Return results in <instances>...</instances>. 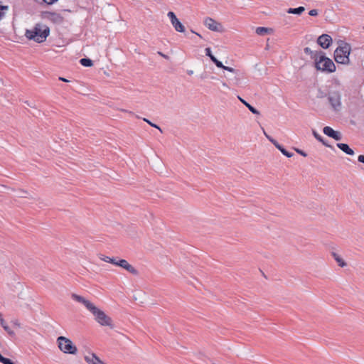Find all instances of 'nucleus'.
<instances>
[{"label":"nucleus","mask_w":364,"mask_h":364,"mask_svg":"<svg viewBox=\"0 0 364 364\" xmlns=\"http://www.w3.org/2000/svg\"><path fill=\"white\" fill-rule=\"evenodd\" d=\"M314 67L317 71L325 73H332L336 71V65L333 61L326 57V53L322 52L313 62Z\"/></svg>","instance_id":"nucleus-1"},{"label":"nucleus","mask_w":364,"mask_h":364,"mask_svg":"<svg viewBox=\"0 0 364 364\" xmlns=\"http://www.w3.org/2000/svg\"><path fill=\"white\" fill-rule=\"evenodd\" d=\"M50 33L48 26H36L33 31H27L26 36L29 39L34 40L36 43H42L46 41Z\"/></svg>","instance_id":"nucleus-2"},{"label":"nucleus","mask_w":364,"mask_h":364,"mask_svg":"<svg viewBox=\"0 0 364 364\" xmlns=\"http://www.w3.org/2000/svg\"><path fill=\"white\" fill-rule=\"evenodd\" d=\"M90 311L95 316L96 321L101 326H109L111 328H114L112 318L107 316L103 311L94 305Z\"/></svg>","instance_id":"nucleus-3"},{"label":"nucleus","mask_w":364,"mask_h":364,"mask_svg":"<svg viewBox=\"0 0 364 364\" xmlns=\"http://www.w3.org/2000/svg\"><path fill=\"white\" fill-rule=\"evenodd\" d=\"M57 343L59 349L64 353L75 355L77 353L76 346L70 339L65 336H59L57 338Z\"/></svg>","instance_id":"nucleus-4"},{"label":"nucleus","mask_w":364,"mask_h":364,"mask_svg":"<svg viewBox=\"0 0 364 364\" xmlns=\"http://www.w3.org/2000/svg\"><path fill=\"white\" fill-rule=\"evenodd\" d=\"M350 52L351 47H336L333 53L335 61L339 64H350L349 55Z\"/></svg>","instance_id":"nucleus-5"},{"label":"nucleus","mask_w":364,"mask_h":364,"mask_svg":"<svg viewBox=\"0 0 364 364\" xmlns=\"http://www.w3.org/2000/svg\"><path fill=\"white\" fill-rule=\"evenodd\" d=\"M203 23L205 27L210 31L220 33L225 31L224 26L221 23L210 17H206L204 19Z\"/></svg>","instance_id":"nucleus-6"},{"label":"nucleus","mask_w":364,"mask_h":364,"mask_svg":"<svg viewBox=\"0 0 364 364\" xmlns=\"http://www.w3.org/2000/svg\"><path fill=\"white\" fill-rule=\"evenodd\" d=\"M328 102L334 110H338L341 105V95L338 92L329 93L328 97Z\"/></svg>","instance_id":"nucleus-7"},{"label":"nucleus","mask_w":364,"mask_h":364,"mask_svg":"<svg viewBox=\"0 0 364 364\" xmlns=\"http://www.w3.org/2000/svg\"><path fill=\"white\" fill-rule=\"evenodd\" d=\"M167 16L169 18L172 26H173L176 31L181 33L185 31L184 26L180 22V21L178 19L176 14L173 11H169Z\"/></svg>","instance_id":"nucleus-8"},{"label":"nucleus","mask_w":364,"mask_h":364,"mask_svg":"<svg viewBox=\"0 0 364 364\" xmlns=\"http://www.w3.org/2000/svg\"><path fill=\"white\" fill-rule=\"evenodd\" d=\"M324 134L336 141H340L342 139V134L340 132L334 130L332 127L326 126L323 129Z\"/></svg>","instance_id":"nucleus-9"},{"label":"nucleus","mask_w":364,"mask_h":364,"mask_svg":"<svg viewBox=\"0 0 364 364\" xmlns=\"http://www.w3.org/2000/svg\"><path fill=\"white\" fill-rule=\"evenodd\" d=\"M118 267H120L133 275L137 276L139 274V271L134 268L132 265H131L126 259H119V262L118 264Z\"/></svg>","instance_id":"nucleus-10"},{"label":"nucleus","mask_w":364,"mask_h":364,"mask_svg":"<svg viewBox=\"0 0 364 364\" xmlns=\"http://www.w3.org/2000/svg\"><path fill=\"white\" fill-rule=\"evenodd\" d=\"M72 298L80 302V303H82V304L85 305V306L87 308V310H90L92 306H94V304L90 301L89 300L86 299L85 297L82 296H80V295H77L76 294H72Z\"/></svg>","instance_id":"nucleus-11"},{"label":"nucleus","mask_w":364,"mask_h":364,"mask_svg":"<svg viewBox=\"0 0 364 364\" xmlns=\"http://www.w3.org/2000/svg\"><path fill=\"white\" fill-rule=\"evenodd\" d=\"M332 42L331 36L328 34H322L317 39L318 46H331Z\"/></svg>","instance_id":"nucleus-12"},{"label":"nucleus","mask_w":364,"mask_h":364,"mask_svg":"<svg viewBox=\"0 0 364 364\" xmlns=\"http://www.w3.org/2000/svg\"><path fill=\"white\" fill-rule=\"evenodd\" d=\"M272 144L281 151V153L287 156V158H291L294 156V153L287 151L282 144H280L277 141H272Z\"/></svg>","instance_id":"nucleus-13"},{"label":"nucleus","mask_w":364,"mask_h":364,"mask_svg":"<svg viewBox=\"0 0 364 364\" xmlns=\"http://www.w3.org/2000/svg\"><path fill=\"white\" fill-rule=\"evenodd\" d=\"M274 32L273 28L267 27H257L255 29V33L259 36L272 35Z\"/></svg>","instance_id":"nucleus-14"},{"label":"nucleus","mask_w":364,"mask_h":364,"mask_svg":"<svg viewBox=\"0 0 364 364\" xmlns=\"http://www.w3.org/2000/svg\"><path fill=\"white\" fill-rule=\"evenodd\" d=\"M205 55L208 56L210 60L217 66L222 67L223 63L218 60L214 55H213L212 51L210 50V47H206L205 48Z\"/></svg>","instance_id":"nucleus-15"},{"label":"nucleus","mask_w":364,"mask_h":364,"mask_svg":"<svg viewBox=\"0 0 364 364\" xmlns=\"http://www.w3.org/2000/svg\"><path fill=\"white\" fill-rule=\"evenodd\" d=\"M336 146L338 149H340L341 151H343L348 155L353 156L355 154L354 151L347 144L337 143Z\"/></svg>","instance_id":"nucleus-16"},{"label":"nucleus","mask_w":364,"mask_h":364,"mask_svg":"<svg viewBox=\"0 0 364 364\" xmlns=\"http://www.w3.org/2000/svg\"><path fill=\"white\" fill-rule=\"evenodd\" d=\"M312 134L315 139L318 140L319 142L322 143L323 145H324L326 147H329L331 149H333V146L330 145L328 141L322 136H321L316 130H312Z\"/></svg>","instance_id":"nucleus-17"},{"label":"nucleus","mask_w":364,"mask_h":364,"mask_svg":"<svg viewBox=\"0 0 364 364\" xmlns=\"http://www.w3.org/2000/svg\"><path fill=\"white\" fill-rule=\"evenodd\" d=\"M239 100L254 114L259 115L260 112L259 110H257L255 107L251 105L249 102H247L246 100L240 97V96L237 97Z\"/></svg>","instance_id":"nucleus-18"},{"label":"nucleus","mask_w":364,"mask_h":364,"mask_svg":"<svg viewBox=\"0 0 364 364\" xmlns=\"http://www.w3.org/2000/svg\"><path fill=\"white\" fill-rule=\"evenodd\" d=\"M0 324L3 327V328L7 332V333L11 337L15 336V333L12 331L9 326L5 323L4 319L2 318V315L0 314Z\"/></svg>","instance_id":"nucleus-19"},{"label":"nucleus","mask_w":364,"mask_h":364,"mask_svg":"<svg viewBox=\"0 0 364 364\" xmlns=\"http://www.w3.org/2000/svg\"><path fill=\"white\" fill-rule=\"evenodd\" d=\"M322 52H323V51H321V50H320V51H317V50L313 51V50H311L310 49V48H309V47H305V48H304V53H305L306 54H307V55H310L311 58L312 60H314V59H315L316 58H318V56H319V55H320V54H321Z\"/></svg>","instance_id":"nucleus-20"},{"label":"nucleus","mask_w":364,"mask_h":364,"mask_svg":"<svg viewBox=\"0 0 364 364\" xmlns=\"http://www.w3.org/2000/svg\"><path fill=\"white\" fill-rule=\"evenodd\" d=\"M305 11L304 6H299L298 8H289L287 12L290 14L301 15Z\"/></svg>","instance_id":"nucleus-21"},{"label":"nucleus","mask_w":364,"mask_h":364,"mask_svg":"<svg viewBox=\"0 0 364 364\" xmlns=\"http://www.w3.org/2000/svg\"><path fill=\"white\" fill-rule=\"evenodd\" d=\"M332 256L341 267H344L347 265L346 262L336 252H332Z\"/></svg>","instance_id":"nucleus-22"},{"label":"nucleus","mask_w":364,"mask_h":364,"mask_svg":"<svg viewBox=\"0 0 364 364\" xmlns=\"http://www.w3.org/2000/svg\"><path fill=\"white\" fill-rule=\"evenodd\" d=\"M81 65L86 67V68H90L93 66V61L88 58H81L79 61Z\"/></svg>","instance_id":"nucleus-23"},{"label":"nucleus","mask_w":364,"mask_h":364,"mask_svg":"<svg viewBox=\"0 0 364 364\" xmlns=\"http://www.w3.org/2000/svg\"><path fill=\"white\" fill-rule=\"evenodd\" d=\"M36 3L41 4H46L47 5H52L56 3L58 0H33Z\"/></svg>","instance_id":"nucleus-24"},{"label":"nucleus","mask_w":364,"mask_h":364,"mask_svg":"<svg viewBox=\"0 0 364 364\" xmlns=\"http://www.w3.org/2000/svg\"><path fill=\"white\" fill-rule=\"evenodd\" d=\"M142 119H143V121H144L147 124H149L151 127H154V128L159 129L161 133L163 132L162 129H161V127L158 124L151 122L149 119H148L146 118H143Z\"/></svg>","instance_id":"nucleus-25"},{"label":"nucleus","mask_w":364,"mask_h":364,"mask_svg":"<svg viewBox=\"0 0 364 364\" xmlns=\"http://www.w3.org/2000/svg\"><path fill=\"white\" fill-rule=\"evenodd\" d=\"M218 68H222L224 70H227V71L230 72V73H237V70L235 69H234L233 68L225 66L223 64L222 67H218Z\"/></svg>","instance_id":"nucleus-26"},{"label":"nucleus","mask_w":364,"mask_h":364,"mask_svg":"<svg viewBox=\"0 0 364 364\" xmlns=\"http://www.w3.org/2000/svg\"><path fill=\"white\" fill-rule=\"evenodd\" d=\"M91 356L92 355H91ZM85 360L88 364H92L93 363L97 362L93 357H90L88 355L85 356Z\"/></svg>","instance_id":"nucleus-27"},{"label":"nucleus","mask_w":364,"mask_h":364,"mask_svg":"<svg viewBox=\"0 0 364 364\" xmlns=\"http://www.w3.org/2000/svg\"><path fill=\"white\" fill-rule=\"evenodd\" d=\"M92 357L95 358V360H97V362L93 363L92 364H106L103 361H102L100 358L94 353H92Z\"/></svg>","instance_id":"nucleus-28"},{"label":"nucleus","mask_w":364,"mask_h":364,"mask_svg":"<svg viewBox=\"0 0 364 364\" xmlns=\"http://www.w3.org/2000/svg\"><path fill=\"white\" fill-rule=\"evenodd\" d=\"M294 149L295 150V151L300 154L301 156H304V157H306L307 156V154L302 149H300L299 148H294Z\"/></svg>","instance_id":"nucleus-29"},{"label":"nucleus","mask_w":364,"mask_h":364,"mask_svg":"<svg viewBox=\"0 0 364 364\" xmlns=\"http://www.w3.org/2000/svg\"><path fill=\"white\" fill-rule=\"evenodd\" d=\"M107 261L109 263L118 267V264L119 262V259L118 260H117V259L115 257H110V259Z\"/></svg>","instance_id":"nucleus-30"},{"label":"nucleus","mask_w":364,"mask_h":364,"mask_svg":"<svg viewBox=\"0 0 364 364\" xmlns=\"http://www.w3.org/2000/svg\"><path fill=\"white\" fill-rule=\"evenodd\" d=\"M338 46H349L347 43L344 41L343 39H338L336 41Z\"/></svg>","instance_id":"nucleus-31"},{"label":"nucleus","mask_w":364,"mask_h":364,"mask_svg":"<svg viewBox=\"0 0 364 364\" xmlns=\"http://www.w3.org/2000/svg\"><path fill=\"white\" fill-rule=\"evenodd\" d=\"M263 132H264V134L265 135V136L267 137V139L272 144V141H277L276 139H274V138H272L271 136L268 135L265 131L263 129Z\"/></svg>","instance_id":"nucleus-32"},{"label":"nucleus","mask_w":364,"mask_h":364,"mask_svg":"<svg viewBox=\"0 0 364 364\" xmlns=\"http://www.w3.org/2000/svg\"><path fill=\"white\" fill-rule=\"evenodd\" d=\"M318 10H316V9H312V10L309 11V14L311 16H316L318 15Z\"/></svg>","instance_id":"nucleus-33"},{"label":"nucleus","mask_w":364,"mask_h":364,"mask_svg":"<svg viewBox=\"0 0 364 364\" xmlns=\"http://www.w3.org/2000/svg\"><path fill=\"white\" fill-rule=\"evenodd\" d=\"M100 259H102V260H103V261H105V262H108V261H107V260H109V259H110V257H109L104 256V255H101V256L100 257Z\"/></svg>","instance_id":"nucleus-34"},{"label":"nucleus","mask_w":364,"mask_h":364,"mask_svg":"<svg viewBox=\"0 0 364 364\" xmlns=\"http://www.w3.org/2000/svg\"><path fill=\"white\" fill-rule=\"evenodd\" d=\"M358 161L360 162V163H363L364 164V155L363 154H360L358 156Z\"/></svg>","instance_id":"nucleus-35"},{"label":"nucleus","mask_w":364,"mask_h":364,"mask_svg":"<svg viewBox=\"0 0 364 364\" xmlns=\"http://www.w3.org/2000/svg\"><path fill=\"white\" fill-rule=\"evenodd\" d=\"M4 364H15V363L11 359L6 358Z\"/></svg>","instance_id":"nucleus-36"},{"label":"nucleus","mask_w":364,"mask_h":364,"mask_svg":"<svg viewBox=\"0 0 364 364\" xmlns=\"http://www.w3.org/2000/svg\"><path fill=\"white\" fill-rule=\"evenodd\" d=\"M58 80H59L60 81L65 82H70V80H68V79H66V78H65V77H58Z\"/></svg>","instance_id":"nucleus-37"},{"label":"nucleus","mask_w":364,"mask_h":364,"mask_svg":"<svg viewBox=\"0 0 364 364\" xmlns=\"http://www.w3.org/2000/svg\"><path fill=\"white\" fill-rule=\"evenodd\" d=\"M158 53H159L160 55H161L162 57H164V58H166V59H168V56L167 55H165V54H164V53H162L161 52H159V51L158 52Z\"/></svg>","instance_id":"nucleus-38"},{"label":"nucleus","mask_w":364,"mask_h":364,"mask_svg":"<svg viewBox=\"0 0 364 364\" xmlns=\"http://www.w3.org/2000/svg\"><path fill=\"white\" fill-rule=\"evenodd\" d=\"M121 111H122V112H127V113H129V114H132V115H134V114L133 112H132V111H128V110H127V109H121Z\"/></svg>","instance_id":"nucleus-39"},{"label":"nucleus","mask_w":364,"mask_h":364,"mask_svg":"<svg viewBox=\"0 0 364 364\" xmlns=\"http://www.w3.org/2000/svg\"><path fill=\"white\" fill-rule=\"evenodd\" d=\"M207 77V74L206 73H203L201 75H200V78L201 79H205Z\"/></svg>","instance_id":"nucleus-40"},{"label":"nucleus","mask_w":364,"mask_h":364,"mask_svg":"<svg viewBox=\"0 0 364 364\" xmlns=\"http://www.w3.org/2000/svg\"><path fill=\"white\" fill-rule=\"evenodd\" d=\"M187 74L189 75H192L193 74V71L191 70H187Z\"/></svg>","instance_id":"nucleus-41"},{"label":"nucleus","mask_w":364,"mask_h":364,"mask_svg":"<svg viewBox=\"0 0 364 364\" xmlns=\"http://www.w3.org/2000/svg\"><path fill=\"white\" fill-rule=\"evenodd\" d=\"M14 324H15V325H16V326H20V324L18 323V321H16V322L14 323Z\"/></svg>","instance_id":"nucleus-42"},{"label":"nucleus","mask_w":364,"mask_h":364,"mask_svg":"<svg viewBox=\"0 0 364 364\" xmlns=\"http://www.w3.org/2000/svg\"><path fill=\"white\" fill-rule=\"evenodd\" d=\"M223 85L225 86V87H228V85L226 82H223Z\"/></svg>","instance_id":"nucleus-43"},{"label":"nucleus","mask_w":364,"mask_h":364,"mask_svg":"<svg viewBox=\"0 0 364 364\" xmlns=\"http://www.w3.org/2000/svg\"><path fill=\"white\" fill-rule=\"evenodd\" d=\"M321 48H323V49H328V48H329L330 47H321Z\"/></svg>","instance_id":"nucleus-44"},{"label":"nucleus","mask_w":364,"mask_h":364,"mask_svg":"<svg viewBox=\"0 0 364 364\" xmlns=\"http://www.w3.org/2000/svg\"><path fill=\"white\" fill-rule=\"evenodd\" d=\"M269 46L265 47V49H266V50H269Z\"/></svg>","instance_id":"nucleus-45"},{"label":"nucleus","mask_w":364,"mask_h":364,"mask_svg":"<svg viewBox=\"0 0 364 364\" xmlns=\"http://www.w3.org/2000/svg\"><path fill=\"white\" fill-rule=\"evenodd\" d=\"M136 117L137 119H139V118H140L138 115H136Z\"/></svg>","instance_id":"nucleus-46"},{"label":"nucleus","mask_w":364,"mask_h":364,"mask_svg":"<svg viewBox=\"0 0 364 364\" xmlns=\"http://www.w3.org/2000/svg\"><path fill=\"white\" fill-rule=\"evenodd\" d=\"M0 82H3V80L1 78H0Z\"/></svg>","instance_id":"nucleus-47"},{"label":"nucleus","mask_w":364,"mask_h":364,"mask_svg":"<svg viewBox=\"0 0 364 364\" xmlns=\"http://www.w3.org/2000/svg\"><path fill=\"white\" fill-rule=\"evenodd\" d=\"M363 29H364V27H363Z\"/></svg>","instance_id":"nucleus-48"}]
</instances>
